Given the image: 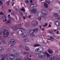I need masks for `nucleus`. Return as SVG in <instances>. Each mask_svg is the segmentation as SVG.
Here are the masks:
<instances>
[{
	"label": "nucleus",
	"mask_w": 60,
	"mask_h": 60,
	"mask_svg": "<svg viewBox=\"0 0 60 60\" xmlns=\"http://www.w3.org/2000/svg\"><path fill=\"white\" fill-rule=\"evenodd\" d=\"M27 35V34L26 33H24L22 35V37H26Z\"/></svg>",
	"instance_id": "nucleus-16"
},
{
	"label": "nucleus",
	"mask_w": 60,
	"mask_h": 60,
	"mask_svg": "<svg viewBox=\"0 0 60 60\" xmlns=\"http://www.w3.org/2000/svg\"><path fill=\"white\" fill-rule=\"evenodd\" d=\"M8 17H10V15L8 14Z\"/></svg>",
	"instance_id": "nucleus-57"
},
{
	"label": "nucleus",
	"mask_w": 60,
	"mask_h": 60,
	"mask_svg": "<svg viewBox=\"0 0 60 60\" xmlns=\"http://www.w3.org/2000/svg\"><path fill=\"white\" fill-rule=\"evenodd\" d=\"M42 27V25H41L39 26V27L41 28V29Z\"/></svg>",
	"instance_id": "nucleus-50"
},
{
	"label": "nucleus",
	"mask_w": 60,
	"mask_h": 60,
	"mask_svg": "<svg viewBox=\"0 0 60 60\" xmlns=\"http://www.w3.org/2000/svg\"><path fill=\"white\" fill-rule=\"evenodd\" d=\"M20 15H21V16H22V17L23 16V14H22V13L21 12H20Z\"/></svg>",
	"instance_id": "nucleus-37"
},
{
	"label": "nucleus",
	"mask_w": 60,
	"mask_h": 60,
	"mask_svg": "<svg viewBox=\"0 0 60 60\" xmlns=\"http://www.w3.org/2000/svg\"><path fill=\"white\" fill-rule=\"evenodd\" d=\"M59 33V31H57V34H59V33Z\"/></svg>",
	"instance_id": "nucleus-56"
},
{
	"label": "nucleus",
	"mask_w": 60,
	"mask_h": 60,
	"mask_svg": "<svg viewBox=\"0 0 60 60\" xmlns=\"http://www.w3.org/2000/svg\"><path fill=\"white\" fill-rule=\"evenodd\" d=\"M29 26L28 23V22H27L26 23V25H25V26H27V27H28L27 26Z\"/></svg>",
	"instance_id": "nucleus-34"
},
{
	"label": "nucleus",
	"mask_w": 60,
	"mask_h": 60,
	"mask_svg": "<svg viewBox=\"0 0 60 60\" xmlns=\"http://www.w3.org/2000/svg\"><path fill=\"white\" fill-rule=\"evenodd\" d=\"M15 17H16V19L17 20H18V18H17V16H15Z\"/></svg>",
	"instance_id": "nucleus-63"
},
{
	"label": "nucleus",
	"mask_w": 60,
	"mask_h": 60,
	"mask_svg": "<svg viewBox=\"0 0 60 60\" xmlns=\"http://www.w3.org/2000/svg\"><path fill=\"white\" fill-rule=\"evenodd\" d=\"M31 16V15H29V18H30V17Z\"/></svg>",
	"instance_id": "nucleus-54"
},
{
	"label": "nucleus",
	"mask_w": 60,
	"mask_h": 60,
	"mask_svg": "<svg viewBox=\"0 0 60 60\" xmlns=\"http://www.w3.org/2000/svg\"><path fill=\"white\" fill-rule=\"evenodd\" d=\"M13 52H15V51H16V50L15 49H13Z\"/></svg>",
	"instance_id": "nucleus-55"
},
{
	"label": "nucleus",
	"mask_w": 60,
	"mask_h": 60,
	"mask_svg": "<svg viewBox=\"0 0 60 60\" xmlns=\"http://www.w3.org/2000/svg\"><path fill=\"white\" fill-rule=\"evenodd\" d=\"M27 60H31V59L28 58L27 59Z\"/></svg>",
	"instance_id": "nucleus-58"
},
{
	"label": "nucleus",
	"mask_w": 60,
	"mask_h": 60,
	"mask_svg": "<svg viewBox=\"0 0 60 60\" xmlns=\"http://www.w3.org/2000/svg\"><path fill=\"white\" fill-rule=\"evenodd\" d=\"M24 41L25 42H28L29 40L28 38H26L24 40Z\"/></svg>",
	"instance_id": "nucleus-22"
},
{
	"label": "nucleus",
	"mask_w": 60,
	"mask_h": 60,
	"mask_svg": "<svg viewBox=\"0 0 60 60\" xmlns=\"http://www.w3.org/2000/svg\"><path fill=\"white\" fill-rule=\"evenodd\" d=\"M55 59V56H52L49 58L50 60H54Z\"/></svg>",
	"instance_id": "nucleus-17"
},
{
	"label": "nucleus",
	"mask_w": 60,
	"mask_h": 60,
	"mask_svg": "<svg viewBox=\"0 0 60 60\" xmlns=\"http://www.w3.org/2000/svg\"><path fill=\"white\" fill-rule=\"evenodd\" d=\"M49 27H51V25H49Z\"/></svg>",
	"instance_id": "nucleus-52"
},
{
	"label": "nucleus",
	"mask_w": 60,
	"mask_h": 60,
	"mask_svg": "<svg viewBox=\"0 0 60 60\" xmlns=\"http://www.w3.org/2000/svg\"><path fill=\"white\" fill-rule=\"evenodd\" d=\"M19 54L18 53H15L13 55L11 54H9L8 56L10 59L11 60H13L15 59V57H17L19 56Z\"/></svg>",
	"instance_id": "nucleus-2"
},
{
	"label": "nucleus",
	"mask_w": 60,
	"mask_h": 60,
	"mask_svg": "<svg viewBox=\"0 0 60 60\" xmlns=\"http://www.w3.org/2000/svg\"><path fill=\"white\" fill-rule=\"evenodd\" d=\"M23 18L24 19H26V17L23 16Z\"/></svg>",
	"instance_id": "nucleus-49"
},
{
	"label": "nucleus",
	"mask_w": 60,
	"mask_h": 60,
	"mask_svg": "<svg viewBox=\"0 0 60 60\" xmlns=\"http://www.w3.org/2000/svg\"><path fill=\"white\" fill-rule=\"evenodd\" d=\"M10 13L11 12V10L10 9L9 10V11H8Z\"/></svg>",
	"instance_id": "nucleus-53"
},
{
	"label": "nucleus",
	"mask_w": 60,
	"mask_h": 60,
	"mask_svg": "<svg viewBox=\"0 0 60 60\" xmlns=\"http://www.w3.org/2000/svg\"><path fill=\"white\" fill-rule=\"evenodd\" d=\"M19 46H20V48H22V45H19Z\"/></svg>",
	"instance_id": "nucleus-51"
},
{
	"label": "nucleus",
	"mask_w": 60,
	"mask_h": 60,
	"mask_svg": "<svg viewBox=\"0 0 60 60\" xmlns=\"http://www.w3.org/2000/svg\"><path fill=\"white\" fill-rule=\"evenodd\" d=\"M8 18L9 20H11V17H8Z\"/></svg>",
	"instance_id": "nucleus-42"
},
{
	"label": "nucleus",
	"mask_w": 60,
	"mask_h": 60,
	"mask_svg": "<svg viewBox=\"0 0 60 60\" xmlns=\"http://www.w3.org/2000/svg\"><path fill=\"white\" fill-rule=\"evenodd\" d=\"M12 28L13 29V30H18V29H23V28H20L19 27L17 28L16 26H12Z\"/></svg>",
	"instance_id": "nucleus-8"
},
{
	"label": "nucleus",
	"mask_w": 60,
	"mask_h": 60,
	"mask_svg": "<svg viewBox=\"0 0 60 60\" xmlns=\"http://www.w3.org/2000/svg\"><path fill=\"white\" fill-rule=\"evenodd\" d=\"M58 15H59L57 13H55L54 15V16L56 17H57V16H58Z\"/></svg>",
	"instance_id": "nucleus-25"
},
{
	"label": "nucleus",
	"mask_w": 60,
	"mask_h": 60,
	"mask_svg": "<svg viewBox=\"0 0 60 60\" xmlns=\"http://www.w3.org/2000/svg\"><path fill=\"white\" fill-rule=\"evenodd\" d=\"M29 3V0H26V4H28Z\"/></svg>",
	"instance_id": "nucleus-38"
},
{
	"label": "nucleus",
	"mask_w": 60,
	"mask_h": 60,
	"mask_svg": "<svg viewBox=\"0 0 60 60\" xmlns=\"http://www.w3.org/2000/svg\"><path fill=\"white\" fill-rule=\"evenodd\" d=\"M30 3H32L33 2L32 0H30Z\"/></svg>",
	"instance_id": "nucleus-46"
},
{
	"label": "nucleus",
	"mask_w": 60,
	"mask_h": 60,
	"mask_svg": "<svg viewBox=\"0 0 60 60\" xmlns=\"http://www.w3.org/2000/svg\"><path fill=\"white\" fill-rule=\"evenodd\" d=\"M49 32V34H52L53 33V32L50 31Z\"/></svg>",
	"instance_id": "nucleus-40"
},
{
	"label": "nucleus",
	"mask_w": 60,
	"mask_h": 60,
	"mask_svg": "<svg viewBox=\"0 0 60 60\" xmlns=\"http://www.w3.org/2000/svg\"><path fill=\"white\" fill-rule=\"evenodd\" d=\"M15 10H16V11H17V12H18V9H17V8Z\"/></svg>",
	"instance_id": "nucleus-48"
},
{
	"label": "nucleus",
	"mask_w": 60,
	"mask_h": 60,
	"mask_svg": "<svg viewBox=\"0 0 60 60\" xmlns=\"http://www.w3.org/2000/svg\"><path fill=\"white\" fill-rule=\"evenodd\" d=\"M4 51V49L2 47H0V53H2Z\"/></svg>",
	"instance_id": "nucleus-11"
},
{
	"label": "nucleus",
	"mask_w": 60,
	"mask_h": 60,
	"mask_svg": "<svg viewBox=\"0 0 60 60\" xmlns=\"http://www.w3.org/2000/svg\"><path fill=\"white\" fill-rule=\"evenodd\" d=\"M32 31V29H30L27 31V32L29 33V34H32H32H33L34 32H33L32 33H31Z\"/></svg>",
	"instance_id": "nucleus-12"
},
{
	"label": "nucleus",
	"mask_w": 60,
	"mask_h": 60,
	"mask_svg": "<svg viewBox=\"0 0 60 60\" xmlns=\"http://www.w3.org/2000/svg\"><path fill=\"white\" fill-rule=\"evenodd\" d=\"M37 6V4H32L30 5V7L31 8H34V7H36Z\"/></svg>",
	"instance_id": "nucleus-9"
},
{
	"label": "nucleus",
	"mask_w": 60,
	"mask_h": 60,
	"mask_svg": "<svg viewBox=\"0 0 60 60\" xmlns=\"http://www.w3.org/2000/svg\"><path fill=\"white\" fill-rule=\"evenodd\" d=\"M31 12L33 13H35L37 12V10L35 9H34L31 10Z\"/></svg>",
	"instance_id": "nucleus-10"
},
{
	"label": "nucleus",
	"mask_w": 60,
	"mask_h": 60,
	"mask_svg": "<svg viewBox=\"0 0 60 60\" xmlns=\"http://www.w3.org/2000/svg\"><path fill=\"white\" fill-rule=\"evenodd\" d=\"M56 60H60V58H58L56 59Z\"/></svg>",
	"instance_id": "nucleus-47"
},
{
	"label": "nucleus",
	"mask_w": 60,
	"mask_h": 60,
	"mask_svg": "<svg viewBox=\"0 0 60 60\" xmlns=\"http://www.w3.org/2000/svg\"><path fill=\"white\" fill-rule=\"evenodd\" d=\"M41 46V45L39 44H35L33 46L34 47H37Z\"/></svg>",
	"instance_id": "nucleus-19"
},
{
	"label": "nucleus",
	"mask_w": 60,
	"mask_h": 60,
	"mask_svg": "<svg viewBox=\"0 0 60 60\" xmlns=\"http://www.w3.org/2000/svg\"><path fill=\"white\" fill-rule=\"evenodd\" d=\"M48 52L50 54H52L53 52V51L52 50H48Z\"/></svg>",
	"instance_id": "nucleus-21"
},
{
	"label": "nucleus",
	"mask_w": 60,
	"mask_h": 60,
	"mask_svg": "<svg viewBox=\"0 0 60 60\" xmlns=\"http://www.w3.org/2000/svg\"><path fill=\"white\" fill-rule=\"evenodd\" d=\"M38 30H39V28H37L34 29V30H33V31L34 32H35V33H37V32L38 31Z\"/></svg>",
	"instance_id": "nucleus-14"
},
{
	"label": "nucleus",
	"mask_w": 60,
	"mask_h": 60,
	"mask_svg": "<svg viewBox=\"0 0 60 60\" xmlns=\"http://www.w3.org/2000/svg\"><path fill=\"white\" fill-rule=\"evenodd\" d=\"M9 43L10 44L11 43V45H10V46H14L15 45L16 42H15L14 40L13 39H11L9 41Z\"/></svg>",
	"instance_id": "nucleus-5"
},
{
	"label": "nucleus",
	"mask_w": 60,
	"mask_h": 60,
	"mask_svg": "<svg viewBox=\"0 0 60 60\" xmlns=\"http://www.w3.org/2000/svg\"><path fill=\"white\" fill-rule=\"evenodd\" d=\"M43 55H41V53H38V57L40 58H43L45 57V53H43Z\"/></svg>",
	"instance_id": "nucleus-6"
},
{
	"label": "nucleus",
	"mask_w": 60,
	"mask_h": 60,
	"mask_svg": "<svg viewBox=\"0 0 60 60\" xmlns=\"http://www.w3.org/2000/svg\"><path fill=\"white\" fill-rule=\"evenodd\" d=\"M40 50V49L39 48L35 50V51L36 52H39V51L38 50Z\"/></svg>",
	"instance_id": "nucleus-27"
},
{
	"label": "nucleus",
	"mask_w": 60,
	"mask_h": 60,
	"mask_svg": "<svg viewBox=\"0 0 60 60\" xmlns=\"http://www.w3.org/2000/svg\"><path fill=\"white\" fill-rule=\"evenodd\" d=\"M48 26V23H45L44 26V27H45V26Z\"/></svg>",
	"instance_id": "nucleus-36"
},
{
	"label": "nucleus",
	"mask_w": 60,
	"mask_h": 60,
	"mask_svg": "<svg viewBox=\"0 0 60 60\" xmlns=\"http://www.w3.org/2000/svg\"><path fill=\"white\" fill-rule=\"evenodd\" d=\"M46 2H47L48 3V4H49V1H48L47 0L46 1Z\"/></svg>",
	"instance_id": "nucleus-61"
},
{
	"label": "nucleus",
	"mask_w": 60,
	"mask_h": 60,
	"mask_svg": "<svg viewBox=\"0 0 60 60\" xmlns=\"http://www.w3.org/2000/svg\"><path fill=\"white\" fill-rule=\"evenodd\" d=\"M41 17H40L39 18H38V19L39 20H41Z\"/></svg>",
	"instance_id": "nucleus-44"
},
{
	"label": "nucleus",
	"mask_w": 60,
	"mask_h": 60,
	"mask_svg": "<svg viewBox=\"0 0 60 60\" xmlns=\"http://www.w3.org/2000/svg\"><path fill=\"white\" fill-rule=\"evenodd\" d=\"M44 7L45 8H48V4L46 3H44Z\"/></svg>",
	"instance_id": "nucleus-20"
},
{
	"label": "nucleus",
	"mask_w": 60,
	"mask_h": 60,
	"mask_svg": "<svg viewBox=\"0 0 60 60\" xmlns=\"http://www.w3.org/2000/svg\"><path fill=\"white\" fill-rule=\"evenodd\" d=\"M22 30H19L18 32V34L19 35H21V33H22Z\"/></svg>",
	"instance_id": "nucleus-15"
},
{
	"label": "nucleus",
	"mask_w": 60,
	"mask_h": 60,
	"mask_svg": "<svg viewBox=\"0 0 60 60\" xmlns=\"http://www.w3.org/2000/svg\"><path fill=\"white\" fill-rule=\"evenodd\" d=\"M50 39L48 38L47 39V41L48 42V40H50V41H54V38L51 37H50Z\"/></svg>",
	"instance_id": "nucleus-13"
},
{
	"label": "nucleus",
	"mask_w": 60,
	"mask_h": 60,
	"mask_svg": "<svg viewBox=\"0 0 60 60\" xmlns=\"http://www.w3.org/2000/svg\"><path fill=\"white\" fill-rule=\"evenodd\" d=\"M5 22L6 21H7V19H5Z\"/></svg>",
	"instance_id": "nucleus-60"
},
{
	"label": "nucleus",
	"mask_w": 60,
	"mask_h": 60,
	"mask_svg": "<svg viewBox=\"0 0 60 60\" xmlns=\"http://www.w3.org/2000/svg\"><path fill=\"white\" fill-rule=\"evenodd\" d=\"M42 12H38L37 13L38 15V17L42 16L43 18H45V17H46L47 16L48 12L45 9H42L41 10Z\"/></svg>",
	"instance_id": "nucleus-1"
},
{
	"label": "nucleus",
	"mask_w": 60,
	"mask_h": 60,
	"mask_svg": "<svg viewBox=\"0 0 60 60\" xmlns=\"http://www.w3.org/2000/svg\"><path fill=\"white\" fill-rule=\"evenodd\" d=\"M8 23H10V24H11V21L10 20H8V21H7L6 23V24H8Z\"/></svg>",
	"instance_id": "nucleus-26"
},
{
	"label": "nucleus",
	"mask_w": 60,
	"mask_h": 60,
	"mask_svg": "<svg viewBox=\"0 0 60 60\" xmlns=\"http://www.w3.org/2000/svg\"><path fill=\"white\" fill-rule=\"evenodd\" d=\"M53 36H54V37H56V35L55 34H52Z\"/></svg>",
	"instance_id": "nucleus-43"
},
{
	"label": "nucleus",
	"mask_w": 60,
	"mask_h": 60,
	"mask_svg": "<svg viewBox=\"0 0 60 60\" xmlns=\"http://www.w3.org/2000/svg\"><path fill=\"white\" fill-rule=\"evenodd\" d=\"M32 26H35L38 25V22L37 21H34L32 22Z\"/></svg>",
	"instance_id": "nucleus-7"
},
{
	"label": "nucleus",
	"mask_w": 60,
	"mask_h": 60,
	"mask_svg": "<svg viewBox=\"0 0 60 60\" xmlns=\"http://www.w3.org/2000/svg\"><path fill=\"white\" fill-rule=\"evenodd\" d=\"M25 49L26 50H27L28 51L29 50V49L28 48V47H26L25 48Z\"/></svg>",
	"instance_id": "nucleus-29"
},
{
	"label": "nucleus",
	"mask_w": 60,
	"mask_h": 60,
	"mask_svg": "<svg viewBox=\"0 0 60 60\" xmlns=\"http://www.w3.org/2000/svg\"><path fill=\"white\" fill-rule=\"evenodd\" d=\"M44 28H43V29H42V31H44Z\"/></svg>",
	"instance_id": "nucleus-62"
},
{
	"label": "nucleus",
	"mask_w": 60,
	"mask_h": 60,
	"mask_svg": "<svg viewBox=\"0 0 60 60\" xmlns=\"http://www.w3.org/2000/svg\"><path fill=\"white\" fill-rule=\"evenodd\" d=\"M22 58H23V56H20L19 57V59L20 60H21V59H22Z\"/></svg>",
	"instance_id": "nucleus-31"
},
{
	"label": "nucleus",
	"mask_w": 60,
	"mask_h": 60,
	"mask_svg": "<svg viewBox=\"0 0 60 60\" xmlns=\"http://www.w3.org/2000/svg\"><path fill=\"white\" fill-rule=\"evenodd\" d=\"M21 11H26V10L24 9L23 8L21 9Z\"/></svg>",
	"instance_id": "nucleus-32"
},
{
	"label": "nucleus",
	"mask_w": 60,
	"mask_h": 60,
	"mask_svg": "<svg viewBox=\"0 0 60 60\" xmlns=\"http://www.w3.org/2000/svg\"><path fill=\"white\" fill-rule=\"evenodd\" d=\"M0 58H3L0 60H4V59H5V58L7 59V58L8 57V55H5L3 54H2V55H0Z\"/></svg>",
	"instance_id": "nucleus-4"
},
{
	"label": "nucleus",
	"mask_w": 60,
	"mask_h": 60,
	"mask_svg": "<svg viewBox=\"0 0 60 60\" xmlns=\"http://www.w3.org/2000/svg\"><path fill=\"white\" fill-rule=\"evenodd\" d=\"M45 55H47V56L48 57H50V56L49 54H48V53H47V52H45Z\"/></svg>",
	"instance_id": "nucleus-23"
},
{
	"label": "nucleus",
	"mask_w": 60,
	"mask_h": 60,
	"mask_svg": "<svg viewBox=\"0 0 60 60\" xmlns=\"http://www.w3.org/2000/svg\"><path fill=\"white\" fill-rule=\"evenodd\" d=\"M44 50V49L42 47L40 48V52H42Z\"/></svg>",
	"instance_id": "nucleus-24"
},
{
	"label": "nucleus",
	"mask_w": 60,
	"mask_h": 60,
	"mask_svg": "<svg viewBox=\"0 0 60 60\" xmlns=\"http://www.w3.org/2000/svg\"><path fill=\"white\" fill-rule=\"evenodd\" d=\"M10 1H8L7 2V4L8 5H9V4H10Z\"/></svg>",
	"instance_id": "nucleus-35"
},
{
	"label": "nucleus",
	"mask_w": 60,
	"mask_h": 60,
	"mask_svg": "<svg viewBox=\"0 0 60 60\" xmlns=\"http://www.w3.org/2000/svg\"><path fill=\"white\" fill-rule=\"evenodd\" d=\"M3 3L2 1L0 0V5H1V6H2V5H3Z\"/></svg>",
	"instance_id": "nucleus-28"
},
{
	"label": "nucleus",
	"mask_w": 60,
	"mask_h": 60,
	"mask_svg": "<svg viewBox=\"0 0 60 60\" xmlns=\"http://www.w3.org/2000/svg\"><path fill=\"white\" fill-rule=\"evenodd\" d=\"M49 2H53L54 0H49Z\"/></svg>",
	"instance_id": "nucleus-39"
},
{
	"label": "nucleus",
	"mask_w": 60,
	"mask_h": 60,
	"mask_svg": "<svg viewBox=\"0 0 60 60\" xmlns=\"http://www.w3.org/2000/svg\"><path fill=\"white\" fill-rule=\"evenodd\" d=\"M0 15H4V14L2 12V11L1 12V13H0Z\"/></svg>",
	"instance_id": "nucleus-41"
},
{
	"label": "nucleus",
	"mask_w": 60,
	"mask_h": 60,
	"mask_svg": "<svg viewBox=\"0 0 60 60\" xmlns=\"http://www.w3.org/2000/svg\"><path fill=\"white\" fill-rule=\"evenodd\" d=\"M2 42L4 44H5V42L4 41V39L2 40H1Z\"/></svg>",
	"instance_id": "nucleus-30"
},
{
	"label": "nucleus",
	"mask_w": 60,
	"mask_h": 60,
	"mask_svg": "<svg viewBox=\"0 0 60 60\" xmlns=\"http://www.w3.org/2000/svg\"><path fill=\"white\" fill-rule=\"evenodd\" d=\"M55 23L56 26H59V25H60V23H59V22L58 21H55Z\"/></svg>",
	"instance_id": "nucleus-18"
},
{
	"label": "nucleus",
	"mask_w": 60,
	"mask_h": 60,
	"mask_svg": "<svg viewBox=\"0 0 60 60\" xmlns=\"http://www.w3.org/2000/svg\"><path fill=\"white\" fill-rule=\"evenodd\" d=\"M23 55H24V54H28V53L27 52H24L23 53Z\"/></svg>",
	"instance_id": "nucleus-45"
},
{
	"label": "nucleus",
	"mask_w": 60,
	"mask_h": 60,
	"mask_svg": "<svg viewBox=\"0 0 60 60\" xmlns=\"http://www.w3.org/2000/svg\"><path fill=\"white\" fill-rule=\"evenodd\" d=\"M11 14L12 15H14L15 14V13L14 11V13L12 12L11 13Z\"/></svg>",
	"instance_id": "nucleus-33"
},
{
	"label": "nucleus",
	"mask_w": 60,
	"mask_h": 60,
	"mask_svg": "<svg viewBox=\"0 0 60 60\" xmlns=\"http://www.w3.org/2000/svg\"><path fill=\"white\" fill-rule=\"evenodd\" d=\"M3 33L4 34V36L5 37H8L9 36V31L6 29H4L3 30Z\"/></svg>",
	"instance_id": "nucleus-3"
},
{
	"label": "nucleus",
	"mask_w": 60,
	"mask_h": 60,
	"mask_svg": "<svg viewBox=\"0 0 60 60\" xmlns=\"http://www.w3.org/2000/svg\"><path fill=\"white\" fill-rule=\"evenodd\" d=\"M1 34H2V33L0 32V35H1Z\"/></svg>",
	"instance_id": "nucleus-64"
},
{
	"label": "nucleus",
	"mask_w": 60,
	"mask_h": 60,
	"mask_svg": "<svg viewBox=\"0 0 60 60\" xmlns=\"http://www.w3.org/2000/svg\"><path fill=\"white\" fill-rule=\"evenodd\" d=\"M32 36H33L34 37L35 36V34H33L32 35Z\"/></svg>",
	"instance_id": "nucleus-59"
}]
</instances>
